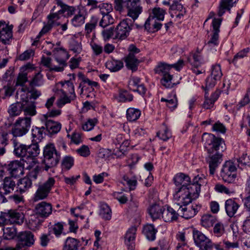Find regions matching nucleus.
I'll use <instances>...</instances> for the list:
<instances>
[{
  "label": "nucleus",
  "instance_id": "obj_1",
  "mask_svg": "<svg viewBox=\"0 0 250 250\" xmlns=\"http://www.w3.org/2000/svg\"><path fill=\"white\" fill-rule=\"evenodd\" d=\"M176 186L173 199L178 205H187L198 198L200 187L206 185L207 181L203 175L195 176L191 183L188 175L183 173L177 174L173 178Z\"/></svg>",
  "mask_w": 250,
  "mask_h": 250
},
{
  "label": "nucleus",
  "instance_id": "obj_2",
  "mask_svg": "<svg viewBox=\"0 0 250 250\" xmlns=\"http://www.w3.org/2000/svg\"><path fill=\"white\" fill-rule=\"evenodd\" d=\"M184 65L183 60H179L177 63L172 65H168L164 62L158 63L154 70L156 73L163 76L161 80V84L166 88H171L174 83L172 82V75L169 74V71L172 67L176 70L179 71Z\"/></svg>",
  "mask_w": 250,
  "mask_h": 250
},
{
  "label": "nucleus",
  "instance_id": "obj_3",
  "mask_svg": "<svg viewBox=\"0 0 250 250\" xmlns=\"http://www.w3.org/2000/svg\"><path fill=\"white\" fill-rule=\"evenodd\" d=\"M61 159V153L58 151L53 144L46 145L43 150L42 164L45 171L55 167Z\"/></svg>",
  "mask_w": 250,
  "mask_h": 250
},
{
  "label": "nucleus",
  "instance_id": "obj_4",
  "mask_svg": "<svg viewBox=\"0 0 250 250\" xmlns=\"http://www.w3.org/2000/svg\"><path fill=\"white\" fill-rule=\"evenodd\" d=\"M114 9L116 11L121 12L123 7L128 9L127 15L133 20L136 19L142 12L140 0H114Z\"/></svg>",
  "mask_w": 250,
  "mask_h": 250
},
{
  "label": "nucleus",
  "instance_id": "obj_5",
  "mask_svg": "<svg viewBox=\"0 0 250 250\" xmlns=\"http://www.w3.org/2000/svg\"><path fill=\"white\" fill-rule=\"evenodd\" d=\"M205 139V147L209 154L222 153L225 149V144L221 138H217L211 134L204 133L203 140Z\"/></svg>",
  "mask_w": 250,
  "mask_h": 250
},
{
  "label": "nucleus",
  "instance_id": "obj_6",
  "mask_svg": "<svg viewBox=\"0 0 250 250\" xmlns=\"http://www.w3.org/2000/svg\"><path fill=\"white\" fill-rule=\"evenodd\" d=\"M166 12L159 7L152 10L151 15L147 18L144 24L145 29L147 31L153 30L157 31L161 29L162 24L158 21L163 20Z\"/></svg>",
  "mask_w": 250,
  "mask_h": 250
},
{
  "label": "nucleus",
  "instance_id": "obj_7",
  "mask_svg": "<svg viewBox=\"0 0 250 250\" xmlns=\"http://www.w3.org/2000/svg\"><path fill=\"white\" fill-rule=\"evenodd\" d=\"M61 17L56 11H53L52 9L50 14L47 16L46 21L44 22V25L41 31H49L51 30H61L63 31L67 29V23L61 24L59 21Z\"/></svg>",
  "mask_w": 250,
  "mask_h": 250
},
{
  "label": "nucleus",
  "instance_id": "obj_8",
  "mask_svg": "<svg viewBox=\"0 0 250 250\" xmlns=\"http://www.w3.org/2000/svg\"><path fill=\"white\" fill-rule=\"evenodd\" d=\"M31 125V117H24L18 118L12 125L11 130V133L15 137H22L29 131Z\"/></svg>",
  "mask_w": 250,
  "mask_h": 250
},
{
  "label": "nucleus",
  "instance_id": "obj_9",
  "mask_svg": "<svg viewBox=\"0 0 250 250\" xmlns=\"http://www.w3.org/2000/svg\"><path fill=\"white\" fill-rule=\"evenodd\" d=\"M55 182L54 178L49 177L44 182L39 184L37 189L34 194L33 201L37 202L46 199L54 186Z\"/></svg>",
  "mask_w": 250,
  "mask_h": 250
},
{
  "label": "nucleus",
  "instance_id": "obj_10",
  "mask_svg": "<svg viewBox=\"0 0 250 250\" xmlns=\"http://www.w3.org/2000/svg\"><path fill=\"white\" fill-rule=\"evenodd\" d=\"M236 164L234 162H226L221 171V176L224 181L228 183H234L236 178Z\"/></svg>",
  "mask_w": 250,
  "mask_h": 250
},
{
  "label": "nucleus",
  "instance_id": "obj_11",
  "mask_svg": "<svg viewBox=\"0 0 250 250\" xmlns=\"http://www.w3.org/2000/svg\"><path fill=\"white\" fill-rule=\"evenodd\" d=\"M192 234L194 243L200 250H212L213 243L202 232L194 229Z\"/></svg>",
  "mask_w": 250,
  "mask_h": 250
},
{
  "label": "nucleus",
  "instance_id": "obj_12",
  "mask_svg": "<svg viewBox=\"0 0 250 250\" xmlns=\"http://www.w3.org/2000/svg\"><path fill=\"white\" fill-rule=\"evenodd\" d=\"M54 51H56L55 61L59 63V66H54L51 68L54 71L61 72L63 70L64 67L66 66V62L69 56L67 51L62 48H55Z\"/></svg>",
  "mask_w": 250,
  "mask_h": 250
},
{
  "label": "nucleus",
  "instance_id": "obj_13",
  "mask_svg": "<svg viewBox=\"0 0 250 250\" xmlns=\"http://www.w3.org/2000/svg\"><path fill=\"white\" fill-rule=\"evenodd\" d=\"M223 75L221 66L219 64L212 65L211 74L206 79L205 90L215 86L217 81H220Z\"/></svg>",
  "mask_w": 250,
  "mask_h": 250
},
{
  "label": "nucleus",
  "instance_id": "obj_14",
  "mask_svg": "<svg viewBox=\"0 0 250 250\" xmlns=\"http://www.w3.org/2000/svg\"><path fill=\"white\" fill-rule=\"evenodd\" d=\"M19 243L16 247H12L13 250H20L24 247H30L34 243V235L30 231L21 232L19 235Z\"/></svg>",
  "mask_w": 250,
  "mask_h": 250
},
{
  "label": "nucleus",
  "instance_id": "obj_15",
  "mask_svg": "<svg viewBox=\"0 0 250 250\" xmlns=\"http://www.w3.org/2000/svg\"><path fill=\"white\" fill-rule=\"evenodd\" d=\"M52 10L53 11H56L61 17L65 12H67V16L70 17L75 14L78 11V9H76L73 6L66 4L61 0H56L55 5L52 8Z\"/></svg>",
  "mask_w": 250,
  "mask_h": 250
},
{
  "label": "nucleus",
  "instance_id": "obj_16",
  "mask_svg": "<svg viewBox=\"0 0 250 250\" xmlns=\"http://www.w3.org/2000/svg\"><path fill=\"white\" fill-rule=\"evenodd\" d=\"M15 186L16 183L12 177L4 178L3 183L0 186V195L2 196V202H7L4 195L11 193L14 190Z\"/></svg>",
  "mask_w": 250,
  "mask_h": 250
},
{
  "label": "nucleus",
  "instance_id": "obj_17",
  "mask_svg": "<svg viewBox=\"0 0 250 250\" xmlns=\"http://www.w3.org/2000/svg\"><path fill=\"white\" fill-rule=\"evenodd\" d=\"M180 207L178 209L179 216H182L187 219H189L194 216L200 209L201 207L195 204L192 205L190 207H187L189 204L187 205H178Z\"/></svg>",
  "mask_w": 250,
  "mask_h": 250
},
{
  "label": "nucleus",
  "instance_id": "obj_18",
  "mask_svg": "<svg viewBox=\"0 0 250 250\" xmlns=\"http://www.w3.org/2000/svg\"><path fill=\"white\" fill-rule=\"evenodd\" d=\"M4 218L11 224H21L23 222L24 215L22 213L15 210H9L4 213L3 215L0 218L1 220Z\"/></svg>",
  "mask_w": 250,
  "mask_h": 250
},
{
  "label": "nucleus",
  "instance_id": "obj_19",
  "mask_svg": "<svg viewBox=\"0 0 250 250\" xmlns=\"http://www.w3.org/2000/svg\"><path fill=\"white\" fill-rule=\"evenodd\" d=\"M42 121L45 125V129L51 134L57 133L61 129L62 125L60 123L48 118L47 116H43Z\"/></svg>",
  "mask_w": 250,
  "mask_h": 250
},
{
  "label": "nucleus",
  "instance_id": "obj_20",
  "mask_svg": "<svg viewBox=\"0 0 250 250\" xmlns=\"http://www.w3.org/2000/svg\"><path fill=\"white\" fill-rule=\"evenodd\" d=\"M142 27L134 24L131 20L126 19L122 21L117 26L116 29L119 31H130V30H140Z\"/></svg>",
  "mask_w": 250,
  "mask_h": 250
},
{
  "label": "nucleus",
  "instance_id": "obj_21",
  "mask_svg": "<svg viewBox=\"0 0 250 250\" xmlns=\"http://www.w3.org/2000/svg\"><path fill=\"white\" fill-rule=\"evenodd\" d=\"M222 161V154L219 152L209 154V160L208 161L209 173L213 175L216 168Z\"/></svg>",
  "mask_w": 250,
  "mask_h": 250
},
{
  "label": "nucleus",
  "instance_id": "obj_22",
  "mask_svg": "<svg viewBox=\"0 0 250 250\" xmlns=\"http://www.w3.org/2000/svg\"><path fill=\"white\" fill-rule=\"evenodd\" d=\"M86 16V12L84 7H82L78 9V11L75 14L71 21L72 25L75 27H79L84 23Z\"/></svg>",
  "mask_w": 250,
  "mask_h": 250
},
{
  "label": "nucleus",
  "instance_id": "obj_23",
  "mask_svg": "<svg viewBox=\"0 0 250 250\" xmlns=\"http://www.w3.org/2000/svg\"><path fill=\"white\" fill-rule=\"evenodd\" d=\"M35 209L37 214L46 217L51 213L52 207L50 203L42 202L36 205Z\"/></svg>",
  "mask_w": 250,
  "mask_h": 250
},
{
  "label": "nucleus",
  "instance_id": "obj_24",
  "mask_svg": "<svg viewBox=\"0 0 250 250\" xmlns=\"http://www.w3.org/2000/svg\"><path fill=\"white\" fill-rule=\"evenodd\" d=\"M136 231L137 228L135 226H133L130 227L126 233L125 237V242L129 250H132L134 247V241Z\"/></svg>",
  "mask_w": 250,
  "mask_h": 250
},
{
  "label": "nucleus",
  "instance_id": "obj_25",
  "mask_svg": "<svg viewBox=\"0 0 250 250\" xmlns=\"http://www.w3.org/2000/svg\"><path fill=\"white\" fill-rule=\"evenodd\" d=\"M179 216L178 211L176 212L173 208L167 207V209L164 208L162 216L165 222H171L177 220Z\"/></svg>",
  "mask_w": 250,
  "mask_h": 250
},
{
  "label": "nucleus",
  "instance_id": "obj_26",
  "mask_svg": "<svg viewBox=\"0 0 250 250\" xmlns=\"http://www.w3.org/2000/svg\"><path fill=\"white\" fill-rule=\"evenodd\" d=\"M239 207V205L232 199H228L225 202V210L229 217L234 216Z\"/></svg>",
  "mask_w": 250,
  "mask_h": 250
},
{
  "label": "nucleus",
  "instance_id": "obj_27",
  "mask_svg": "<svg viewBox=\"0 0 250 250\" xmlns=\"http://www.w3.org/2000/svg\"><path fill=\"white\" fill-rule=\"evenodd\" d=\"M125 65L127 68L131 69L132 71H136L137 70L138 66L140 61L137 59L135 55L132 53H129L125 58Z\"/></svg>",
  "mask_w": 250,
  "mask_h": 250
},
{
  "label": "nucleus",
  "instance_id": "obj_28",
  "mask_svg": "<svg viewBox=\"0 0 250 250\" xmlns=\"http://www.w3.org/2000/svg\"><path fill=\"white\" fill-rule=\"evenodd\" d=\"M161 102H166V105L171 110L173 111L178 105V99L175 92H172L167 98H162Z\"/></svg>",
  "mask_w": 250,
  "mask_h": 250
},
{
  "label": "nucleus",
  "instance_id": "obj_29",
  "mask_svg": "<svg viewBox=\"0 0 250 250\" xmlns=\"http://www.w3.org/2000/svg\"><path fill=\"white\" fill-rule=\"evenodd\" d=\"M205 94V101L203 104V108L208 109H210L213 107L215 102L217 100L219 96V92L216 91L211 96V98L208 97V94L206 92Z\"/></svg>",
  "mask_w": 250,
  "mask_h": 250
},
{
  "label": "nucleus",
  "instance_id": "obj_30",
  "mask_svg": "<svg viewBox=\"0 0 250 250\" xmlns=\"http://www.w3.org/2000/svg\"><path fill=\"white\" fill-rule=\"evenodd\" d=\"M26 159L29 163L34 162V158L37 157L40 153L39 146L37 144H33L27 146Z\"/></svg>",
  "mask_w": 250,
  "mask_h": 250
},
{
  "label": "nucleus",
  "instance_id": "obj_31",
  "mask_svg": "<svg viewBox=\"0 0 250 250\" xmlns=\"http://www.w3.org/2000/svg\"><path fill=\"white\" fill-rule=\"evenodd\" d=\"M8 170L13 176H18L23 174V167L18 161L11 162L8 165Z\"/></svg>",
  "mask_w": 250,
  "mask_h": 250
},
{
  "label": "nucleus",
  "instance_id": "obj_32",
  "mask_svg": "<svg viewBox=\"0 0 250 250\" xmlns=\"http://www.w3.org/2000/svg\"><path fill=\"white\" fill-rule=\"evenodd\" d=\"M27 146L25 145L19 144L18 143H14V153L15 154L19 157H22V160L25 162H27Z\"/></svg>",
  "mask_w": 250,
  "mask_h": 250
},
{
  "label": "nucleus",
  "instance_id": "obj_33",
  "mask_svg": "<svg viewBox=\"0 0 250 250\" xmlns=\"http://www.w3.org/2000/svg\"><path fill=\"white\" fill-rule=\"evenodd\" d=\"M163 209V207L159 205L153 204L148 208V211L151 218L154 221L162 216Z\"/></svg>",
  "mask_w": 250,
  "mask_h": 250
},
{
  "label": "nucleus",
  "instance_id": "obj_34",
  "mask_svg": "<svg viewBox=\"0 0 250 250\" xmlns=\"http://www.w3.org/2000/svg\"><path fill=\"white\" fill-rule=\"evenodd\" d=\"M103 18L99 22V25L103 28L108 27L106 30L103 31H115L114 27L110 25L113 22V19L109 14L103 15Z\"/></svg>",
  "mask_w": 250,
  "mask_h": 250
},
{
  "label": "nucleus",
  "instance_id": "obj_35",
  "mask_svg": "<svg viewBox=\"0 0 250 250\" xmlns=\"http://www.w3.org/2000/svg\"><path fill=\"white\" fill-rule=\"evenodd\" d=\"M32 182L29 177L26 176L20 179L17 183L18 188L21 193L27 191L32 186Z\"/></svg>",
  "mask_w": 250,
  "mask_h": 250
},
{
  "label": "nucleus",
  "instance_id": "obj_36",
  "mask_svg": "<svg viewBox=\"0 0 250 250\" xmlns=\"http://www.w3.org/2000/svg\"><path fill=\"white\" fill-rule=\"evenodd\" d=\"M23 103L21 102H17L11 104L8 110L10 116H19L23 111Z\"/></svg>",
  "mask_w": 250,
  "mask_h": 250
},
{
  "label": "nucleus",
  "instance_id": "obj_37",
  "mask_svg": "<svg viewBox=\"0 0 250 250\" xmlns=\"http://www.w3.org/2000/svg\"><path fill=\"white\" fill-rule=\"evenodd\" d=\"M79 243L78 239L68 237L64 243L62 250H78Z\"/></svg>",
  "mask_w": 250,
  "mask_h": 250
},
{
  "label": "nucleus",
  "instance_id": "obj_38",
  "mask_svg": "<svg viewBox=\"0 0 250 250\" xmlns=\"http://www.w3.org/2000/svg\"><path fill=\"white\" fill-rule=\"evenodd\" d=\"M143 231L148 240L153 241L155 239L157 230L154 228L153 225L147 224L145 226Z\"/></svg>",
  "mask_w": 250,
  "mask_h": 250
},
{
  "label": "nucleus",
  "instance_id": "obj_39",
  "mask_svg": "<svg viewBox=\"0 0 250 250\" xmlns=\"http://www.w3.org/2000/svg\"><path fill=\"white\" fill-rule=\"evenodd\" d=\"M124 66L123 62L121 61L114 59L108 60L105 63L106 67L111 72L120 70Z\"/></svg>",
  "mask_w": 250,
  "mask_h": 250
},
{
  "label": "nucleus",
  "instance_id": "obj_40",
  "mask_svg": "<svg viewBox=\"0 0 250 250\" xmlns=\"http://www.w3.org/2000/svg\"><path fill=\"white\" fill-rule=\"evenodd\" d=\"M62 89L60 91L62 94H70L73 95V98H76L73 83L69 81H65L64 83H61Z\"/></svg>",
  "mask_w": 250,
  "mask_h": 250
},
{
  "label": "nucleus",
  "instance_id": "obj_41",
  "mask_svg": "<svg viewBox=\"0 0 250 250\" xmlns=\"http://www.w3.org/2000/svg\"><path fill=\"white\" fill-rule=\"evenodd\" d=\"M29 93V88L27 86L22 87L19 88L16 93V97L17 99L20 100V102L25 104V103L30 102L28 101V94Z\"/></svg>",
  "mask_w": 250,
  "mask_h": 250
},
{
  "label": "nucleus",
  "instance_id": "obj_42",
  "mask_svg": "<svg viewBox=\"0 0 250 250\" xmlns=\"http://www.w3.org/2000/svg\"><path fill=\"white\" fill-rule=\"evenodd\" d=\"M23 111L26 117L27 116H33L37 114L36 110V105L34 102H30L23 103Z\"/></svg>",
  "mask_w": 250,
  "mask_h": 250
},
{
  "label": "nucleus",
  "instance_id": "obj_43",
  "mask_svg": "<svg viewBox=\"0 0 250 250\" xmlns=\"http://www.w3.org/2000/svg\"><path fill=\"white\" fill-rule=\"evenodd\" d=\"M100 215L105 220H109L111 218V209L107 204L102 203L100 206Z\"/></svg>",
  "mask_w": 250,
  "mask_h": 250
},
{
  "label": "nucleus",
  "instance_id": "obj_44",
  "mask_svg": "<svg viewBox=\"0 0 250 250\" xmlns=\"http://www.w3.org/2000/svg\"><path fill=\"white\" fill-rule=\"evenodd\" d=\"M233 6V0H221L218 14L222 16L226 10L229 11Z\"/></svg>",
  "mask_w": 250,
  "mask_h": 250
},
{
  "label": "nucleus",
  "instance_id": "obj_45",
  "mask_svg": "<svg viewBox=\"0 0 250 250\" xmlns=\"http://www.w3.org/2000/svg\"><path fill=\"white\" fill-rule=\"evenodd\" d=\"M132 95L129 94L126 90H120L117 96L115 98L119 102H130L133 100Z\"/></svg>",
  "mask_w": 250,
  "mask_h": 250
},
{
  "label": "nucleus",
  "instance_id": "obj_46",
  "mask_svg": "<svg viewBox=\"0 0 250 250\" xmlns=\"http://www.w3.org/2000/svg\"><path fill=\"white\" fill-rule=\"evenodd\" d=\"M215 217L210 214H205L201 218V225L205 228H208L213 226L215 222Z\"/></svg>",
  "mask_w": 250,
  "mask_h": 250
},
{
  "label": "nucleus",
  "instance_id": "obj_47",
  "mask_svg": "<svg viewBox=\"0 0 250 250\" xmlns=\"http://www.w3.org/2000/svg\"><path fill=\"white\" fill-rule=\"evenodd\" d=\"M74 158L70 156H65L61 162V167L62 170L67 171L74 165Z\"/></svg>",
  "mask_w": 250,
  "mask_h": 250
},
{
  "label": "nucleus",
  "instance_id": "obj_48",
  "mask_svg": "<svg viewBox=\"0 0 250 250\" xmlns=\"http://www.w3.org/2000/svg\"><path fill=\"white\" fill-rule=\"evenodd\" d=\"M141 115L140 110L134 108H129L126 111V117L130 122H133L139 119Z\"/></svg>",
  "mask_w": 250,
  "mask_h": 250
},
{
  "label": "nucleus",
  "instance_id": "obj_49",
  "mask_svg": "<svg viewBox=\"0 0 250 250\" xmlns=\"http://www.w3.org/2000/svg\"><path fill=\"white\" fill-rule=\"evenodd\" d=\"M45 127L44 126L41 127L37 126L33 127L32 129V135L33 138L36 141H41L43 138V134L44 133Z\"/></svg>",
  "mask_w": 250,
  "mask_h": 250
},
{
  "label": "nucleus",
  "instance_id": "obj_50",
  "mask_svg": "<svg viewBox=\"0 0 250 250\" xmlns=\"http://www.w3.org/2000/svg\"><path fill=\"white\" fill-rule=\"evenodd\" d=\"M202 57L198 54L193 53L188 58V61L195 67L199 66L202 63Z\"/></svg>",
  "mask_w": 250,
  "mask_h": 250
},
{
  "label": "nucleus",
  "instance_id": "obj_51",
  "mask_svg": "<svg viewBox=\"0 0 250 250\" xmlns=\"http://www.w3.org/2000/svg\"><path fill=\"white\" fill-rule=\"evenodd\" d=\"M3 232V237L5 239H13L17 234V230L14 227L4 228Z\"/></svg>",
  "mask_w": 250,
  "mask_h": 250
},
{
  "label": "nucleus",
  "instance_id": "obj_52",
  "mask_svg": "<svg viewBox=\"0 0 250 250\" xmlns=\"http://www.w3.org/2000/svg\"><path fill=\"white\" fill-rule=\"evenodd\" d=\"M78 78L82 81L79 84V88H81L80 94L82 95L84 91V88L85 87V84H87L88 86H90L92 81L90 80L87 78H86L84 75L81 72L78 74Z\"/></svg>",
  "mask_w": 250,
  "mask_h": 250
},
{
  "label": "nucleus",
  "instance_id": "obj_53",
  "mask_svg": "<svg viewBox=\"0 0 250 250\" xmlns=\"http://www.w3.org/2000/svg\"><path fill=\"white\" fill-rule=\"evenodd\" d=\"M124 184L128 186L130 190L135 188L137 185V178L135 176L129 177L128 175H125L123 177Z\"/></svg>",
  "mask_w": 250,
  "mask_h": 250
},
{
  "label": "nucleus",
  "instance_id": "obj_54",
  "mask_svg": "<svg viewBox=\"0 0 250 250\" xmlns=\"http://www.w3.org/2000/svg\"><path fill=\"white\" fill-rule=\"evenodd\" d=\"M157 136L160 139L166 141L171 137V134L167 126L163 124L162 130L157 133Z\"/></svg>",
  "mask_w": 250,
  "mask_h": 250
},
{
  "label": "nucleus",
  "instance_id": "obj_55",
  "mask_svg": "<svg viewBox=\"0 0 250 250\" xmlns=\"http://www.w3.org/2000/svg\"><path fill=\"white\" fill-rule=\"evenodd\" d=\"M43 83V76L40 72H38L30 81V85L31 86H40L42 85Z\"/></svg>",
  "mask_w": 250,
  "mask_h": 250
},
{
  "label": "nucleus",
  "instance_id": "obj_56",
  "mask_svg": "<svg viewBox=\"0 0 250 250\" xmlns=\"http://www.w3.org/2000/svg\"><path fill=\"white\" fill-rule=\"evenodd\" d=\"M12 40V32H0V41L4 44H10Z\"/></svg>",
  "mask_w": 250,
  "mask_h": 250
},
{
  "label": "nucleus",
  "instance_id": "obj_57",
  "mask_svg": "<svg viewBox=\"0 0 250 250\" xmlns=\"http://www.w3.org/2000/svg\"><path fill=\"white\" fill-rule=\"evenodd\" d=\"M250 51V48L249 47H247L241 50L234 56V58L232 61V62L233 64H236L238 60L242 59L244 57H247Z\"/></svg>",
  "mask_w": 250,
  "mask_h": 250
},
{
  "label": "nucleus",
  "instance_id": "obj_58",
  "mask_svg": "<svg viewBox=\"0 0 250 250\" xmlns=\"http://www.w3.org/2000/svg\"><path fill=\"white\" fill-rule=\"evenodd\" d=\"M99 19L97 17L92 16L90 21L86 23L85 25V30L87 31H92L94 30L98 25Z\"/></svg>",
  "mask_w": 250,
  "mask_h": 250
},
{
  "label": "nucleus",
  "instance_id": "obj_59",
  "mask_svg": "<svg viewBox=\"0 0 250 250\" xmlns=\"http://www.w3.org/2000/svg\"><path fill=\"white\" fill-rule=\"evenodd\" d=\"M101 13L104 15L109 14L113 10V7L111 4L108 3H101L98 5Z\"/></svg>",
  "mask_w": 250,
  "mask_h": 250
},
{
  "label": "nucleus",
  "instance_id": "obj_60",
  "mask_svg": "<svg viewBox=\"0 0 250 250\" xmlns=\"http://www.w3.org/2000/svg\"><path fill=\"white\" fill-rule=\"evenodd\" d=\"M70 50L75 53L79 54L82 50V46L81 42L72 40L69 44Z\"/></svg>",
  "mask_w": 250,
  "mask_h": 250
},
{
  "label": "nucleus",
  "instance_id": "obj_61",
  "mask_svg": "<svg viewBox=\"0 0 250 250\" xmlns=\"http://www.w3.org/2000/svg\"><path fill=\"white\" fill-rule=\"evenodd\" d=\"M237 165L240 168L250 164V160L247 154H243L242 156L237 159Z\"/></svg>",
  "mask_w": 250,
  "mask_h": 250
},
{
  "label": "nucleus",
  "instance_id": "obj_62",
  "mask_svg": "<svg viewBox=\"0 0 250 250\" xmlns=\"http://www.w3.org/2000/svg\"><path fill=\"white\" fill-rule=\"evenodd\" d=\"M69 94H62L61 98L60 99L58 102V106L62 107L65 104L70 103L71 101L74 100L75 98H73V95H70L69 97Z\"/></svg>",
  "mask_w": 250,
  "mask_h": 250
},
{
  "label": "nucleus",
  "instance_id": "obj_63",
  "mask_svg": "<svg viewBox=\"0 0 250 250\" xmlns=\"http://www.w3.org/2000/svg\"><path fill=\"white\" fill-rule=\"evenodd\" d=\"M97 123L96 119H88L86 122L83 124L82 128L84 131H88L91 130Z\"/></svg>",
  "mask_w": 250,
  "mask_h": 250
},
{
  "label": "nucleus",
  "instance_id": "obj_64",
  "mask_svg": "<svg viewBox=\"0 0 250 250\" xmlns=\"http://www.w3.org/2000/svg\"><path fill=\"white\" fill-rule=\"evenodd\" d=\"M242 229L244 232L250 235V213L243 221Z\"/></svg>",
  "mask_w": 250,
  "mask_h": 250
}]
</instances>
